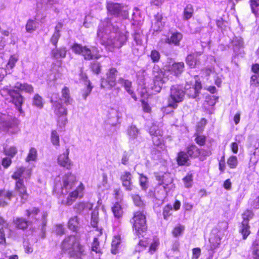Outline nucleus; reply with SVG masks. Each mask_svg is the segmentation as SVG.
Segmentation results:
<instances>
[{"label":"nucleus","instance_id":"nucleus-1","mask_svg":"<svg viewBox=\"0 0 259 259\" xmlns=\"http://www.w3.org/2000/svg\"><path fill=\"white\" fill-rule=\"evenodd\" d=\"M113 19L107 18L100 23L97 31V36L100 43L111 48H121L127 40L128 32H121L119 26L114 25Z\"/></svg>","mask_w":259,"mask_h":259},{"label":"nucleus","instance_id":"nucleus-2","mask_svg":"<svg viewBox=\"0 0 259 259\" xmlns=\"http://www.w3.org/2000/svg\"><path fill=\"white\" fill-rule=\"evenodd\" d=\"M26 168L24 166L17 167L11 176V178L15 180L14 191L9 189H0V198L4 197L6 200L11 201L15 197L19 199L21 204H25L28 201L30 194L27 190L22 177Z\"/></svg>","mask_w":259,"mask_h":259},{"label":"nucleus","instance_id":"nucleus-3","mask_svg":"<svg viewBox=\"0 0 259 259\" xmlns=\"http://www.w3.org/2000/svg\"><path fill=\"white\" fill-rule=\"evenodd\" d=\"M202 149L199 148L194 143H189L184 150H179L176 156L175 161L179 166H189L191 159L199 158Z\"/></svg>","mask_w":259,"mask_h":259},{"label":"nucleus","instance_id":"nucleus-4","mask_svg":"<svg viewBox=\"0 0 259 259\" xmlns=\"http://www.w3.org/2000/svg\"><path fill=\"white\" fill-rule=\"evenodd\" d=\"M60 247L61 254L67 253L70 257L81 256L84 253L83 246L75 235L66 236L62 241Z\"/></svg>","mask_w":259,"mask_h":259},{"label":"nucleus","instance_id":"nucleus-5","mask_svg":"<svg viewBox=\"0 0 259 259\" xmlns=\"http://www.w3.org/2000/svg\"><path fill=\"white\" fill-rule=\"evenodd\" d=\"M146 214L144 210L136 211L130 220L133 231L138 237L143 236L148 230Z\"/></svg>","mask_w":259,"mask_h":259},{"label":"nucleus","instance_id":"nucleus-6","mask_svg":"<svg viewBox=\"0 0 259 259\" xmlns=\"http://www.w3.org/2000/svg\"><path fill=\"white\" fill-rule=\"evenodd\" d=\"M108 13L117 18L126 19L128 17V8L127 6L114 3L108 2L106 4Z\"/></svg>","mask_w":259,"mask_h":259},{"label":"nucleus","instance_id":"nucleus-7","mask_svg":"<svg viewBox=\"0 0 259 259\" xmlns=\"http://www.w3.org/2000/svg\"><path fill=\"white\" fill-rule=\"evenodd\" d=\"M118 71L114 67L110 68L106 73V78H102L101 87L104 89H110L116 84V79Z\"/></svg>","mask_w":259,"mask_h":259},{"label":"nucleus","instance_id":"nucleus-8","mask_svg":"<svg viewBox=\"0 0 259 259\" xmlns=\"http://www.w3.org/2000/svg\"><path fill=\"white\" fill-rule=\"evenodd\" d=\"M71 48L73 53L82 56L85 60H90L94 58L92 50L86 46H83L81 44L74 43Z\"/></svg>","mask_w":259,"mask_h":259},{"label":"nucleus","instance_id":"nucleus-9","mask_svg":"<svg viewBox=\"0 0 259 259\" xmlns=\"http://www.w3.org/2000/svg\"><path fill=\"white\" fill-rule=\"evenodd\" d=\"M33 91V88L31 85L27 83H21L18 82L15 84L13 90L8 91V94L11 97H15V95H19V97H23L21 95L22 92L30 94Z\"/></svg>","mask_w":259,"mask_h":259},{"label":"nucleus","instance_id":"nucleus-10","mask_svg":"<svg viewBox=\"0 0 259 259\" xmlns=\"http://www.w3.org/2000/svg\"><path fill=\"white\" fill-rule=\"evenodd\" d=\"M219 231V230L218 229H213L211 232L210 237L209 238L208 251H211L213 253L217 248L219 247L221 244L222 238L218 234Z\"/></svg>","mask_w":259,"mask_h":259},{"label":"nucleus","instance_id":"nucleus-11","mask_svg":"<svg viewBox=\"0 0 259 259\" xmlns=\"http://www.w3.org/2000/svg\"><path fill=\"white\" fill-rule=\"evenodd\" d=\"M120 180L122 186L126 191H131L133 190L132 175L128 171H124L120 176Z\"/></svg>","mask_w":259,"mask_h":259},{"label":"nucleus","instance_id":"nucleus-12","mask_svg":"<svg viewBox=\"0 0 259 259\" xmlns=\"http://www.w3.org/2000/svg\"><path fill=\"white\" fill-rule=\"evenodd\" d=\"M84 189V187L83 184L80 183L75 190L70 193L67 198L65 204L70 205L75 201L79 196L82 197Z\"/></svg>","mask_w":259,"mask_h":259},{"label":"nucleus","instance_id":"nucleus-13","mask_svg":"<svg viewBox=\"0 0 259 259\" xmlns=\"http://www.w3.org/2000/svg\"><path fill=\"white\" fill-rule=\"evenodd\" d=\"M15 228L17 230L25 231L32 224V221H30L23 217H17L12 221Z\"/></svg>","mask_w":259,"mask_h":259},{"label":"nucleus","instance_id":"nucleus-14","mask_svg":"<svg viewBox=\"0 0 259 259\" xmlns=\"http://www.w3.org/2000/svg\"><path fill=\"white\" fill-rule=\"evenodd\" d=\"M185 69V64L183 62H175L171 65H169L167 67V70L170 73L178 77L182 74Z\"/></svg>","mask_w":259,"mask_h":259},{"label":"nucleus","instance_id":"nucleus-15","mask_svg":"<svg viewBox=\"0 0 259 259\" xmlns=\"http://www.w3.org/2000/svg\"><path fill=\"white\" fill-rule=\"evenodd\" d=\"M69 149L67 148L66 151L63 154H60L58 158L59 164L67 169H70L72 165L71 162L69 159Z\"/></svg>","mask_w":259,"mask_h":259},{"label":"nucleus","instance_id":"nucleus-16","mask_svg":"<svg viewBox=\"0 0 259 259\" xmlns=\"http://www.w3.org/2000/svg\"><path fill=\"white\" fill-rule=\"evenodd\" d=\"M201 89V82L199 80H196L194 87L185 90V95H187L188 97H197L200 95Z\"/></svg>","mask_w":259,"mask_h":259},{"label":"nucleus","instance_id":"nucleus-17","mask_svg":"<svg viewBox=\"0 0 259 259\" xmlns=\"http://www.w3.org/2000/svg\"><path fill=\"white\" fill-rule=\"evenodd\" d=\"M153 74L154 76V82L155 84L160 86L165 82L163 72L160 70L158 67H154Z\"/></svg>","mask_w":259,"mask_h":259},{"label":"nucleus","instance_id":"nucleus-18","mask_svg":"<svg viewBox=\"0 0 259 259\" xmlns=\"http://www.w3.org/2000/svg\"><path fill=\"white\" fill-rule=\"evenodd\" d=\"M75 182V176L71 172H68L64 176L63 187L65 189H71L74 185Z\"/></svg>","mask_w":259,"mask_h":259},{"label":"nucleus","instance_id":"nucleus-19","mask_svg":"<svg viewBox=\"0 0 259 259\" xmlns=\"http://www.w3.org/2000/svg\"><path fill=\"white\" fill-rule=\"evenodd\" d=\"M56 114L58 115L57 122L60 126L64 125L67 121V111L66 109L60 106L56 110Z\"/></svg>","mask_w":259,"mask_h":259},{"label":"nucleus","instance_id":"nucleus-20","mask_svg":"<svg viewBox=\"0 0 259 259\" xmlns=\"http://www.w3.org/2000/svg\"><path fill=\"white\" fill-rule=\"evenodd\" d=\"M40 212V208L38 207H33L31 208L25 209V216L29 219H31V221L36 222L38 221L36 215Z\"/></svg>","mask_w":259,"mask_h":259},{"label":"nucleus","instance_id":"nucleus-21","mask_svg":"<svg viewBox=\"0 0 259 259\" xmlns=\"http://www.w3.org/2000/svg\"><path fill=\"white\" fill-rule=\"evenodd\" d=\"M134 33L133 34V37L134 40L137 46H141L143 42V38L144 37L143 34V30L141 28L138 26L134 27Z\"/></svg>","mask_w":259,"mask_h":259},{"label":"nucleus","instance_id":"nucleus-22","mask_svg":"<svg viewBox=\"0 0 259 259\" xmlns=\"http://www.w3.org/2000/svg\"><path fill=\"white\" fill-rule=\"evenodd\" d=\"M117 82L124 88L129 95H133L134 91L132 88V82L131 80L123 77H119L117 80Z\"/></svg>","mask_w":259,"mask_h":259},{"label":"nucleus","instance_id":"nucleus-23","mask_svg":"<svg viewBox=\"0 0 259 259\" xmlns=\"http://www.w3.org/2000/svg\"><path fill=\"white\" fill-rule=\"evenodd\" d=\"M80 226L79 218L76 215L71 217L67 223L68 228L73 232H77Z\"/></svg>","mask_w":259,"mask_h":259},{"label":"nucleus","instance_id":"nucleus-24","mask_svg":"<svg viewBox=\"0 0 259 259\" xmlns=\"http://www.w3.org/2000/svg\"><path fill=\"white\" fill-rule=\"evenodd\" d=\"M238 232L241 234L242 239L246 240L251 234L249 224L241 223L239 226Z\"/></svg>","mask_w":259,"mask_h":259},{"label":"nucleus","instance_id":"nucleus-25","mask_svg":"<svg viewBox=\"0 0 259 259\" xmlns=\"http://www.w3.org/2000/svg\"><path fill=\"white\" fill-rule=\"evenodd\" d=\"M121 240V236L120 235H116L113 237L111 247V252L112 254H116L118 252Z\"/></svg>","mask_w":259,"mask_h":259},{"label":"nucleus","instance_id":"nucleus-26","mask_svg":"<svg viewBox=\"0 0 259 259\" xmlns=\"http://www.w3.org/2000/svg\"><path fill=\"white\" fill-rule=\"evenodd\" d=\"M95 231L97 232V237H95L94 238L92 244V249L96 253H101V250L100 248V243L98 237L102 235V231L101 229L99 228H96Z\"/></svg>","mask_w":259,"mask_h":259},{"label":"nucleus","instance_id":"nucleus-27","mask_svg":"<svg viewBox=\"0 0 259 259\" xmlns=\"http://www.w3.org/2000/svg\"><path fill=\"white\" fill-rule=\"evenodd\" d=\"M185 95V90L179 85H172L170 88V97H183Z\"/></svg>","mask_w":259,"mask_h":259},{"label":"nucleus","instance_id":"nucleus-28","mask_svg":"<svg viewBox=\"0 0 259 259\" xmlns=\"http://www.w3.org/2000/svg\"><path fill=\"white\" fill-rule=\"evenodd\" d=\"M200 53H196L192 54H189L187 56L186 61L187 64L191 68H194L196 65L199 63L197 59L198 55H201Z\"/></svg>","mask_w":259,"mask_h":259},{"label":"nucleus","instance_id":"nucleus-29","mask_svg":"<svg viewBox=\"0 0 259 259\" xmlns=\"http://www.w3.org/2000/svg\"><path fill=\"white\" fill-rule=\"evenodd\" d=\"M112 212L115 218L119 219L122 218L123 211L121 204L118 202H116L111 207Z\"/></svg>","mask_w":259,"mask_h":259},{"label":"nucleus","instance_id":"nucleus-30","mask_svg":"<svg viewBox=\"0 0 259 259\" xmlns=\"http://www.w3.org/2000/svg\"><path fill=\"white\" fill-rule=\"evenodd\" d=\"M67 50L65 47L53 49L51 52L52 56L55 59L64 58L66 55Z\"/></svg>","mask_w":259,"mask_h":259},{"label":"nucleus","instance_id":"nucleus-31","mask_svg":"<svg viewBox=\"0 0 259 259\" xmlns=\"http://www.w3.org/2000/svg\"><path fill=\"white\" fill-rule=\"evenodd\" d=\"M183 35L181 33L176 32L172 34L170 37L166 38L165 42L168 44H174L176 46H179L180 41L182 39Z\"/></svg>","mask_w":259,"mask_h":259},{"label":"nucleus","instance_id":"nucleus-32","mask_svg":"<svg viewBox=\"0 0 259 259\" xmlns=\"http://www.w3.org/2000/svg\"><path fill=\"white\" fill-rule=\"evenodd\" d=\"M131 196L134 205L136 207L142 209V210L145 208L146 204L139 194H133Z\"/></svg>","mask_w":259,"mask_h":259},{"label":"nucleus","instance_id":"nucleus-33","mask_svg":"<svg viewBox=\"0 0 259 259\" xmlns=\"http://www.w3.org/2000/svg\"><path fill=\"white\" fill-rule=\"evenodd\" d=\"M185 229V226L179 223L174 227L171 230V233L174 237L178 238L183 234Z\"/></svg>","mask_w":259,"mask_h":259},{"label":"nucleus","instance_id":"nucleus-34","mask_svg":"<svg viewBox=\"0 0 259 259\" xmlns=\"http://www.w3.org/2000/svg\"><path fill=\"white\" fill-rule=\"evenodd\" d=\"M16 126V123L13 120L0 121V129L3 131L8 132Z\"/></svg>","mask_w":259,"mask_h":259},{"label":"nucleus","instance_id":"nucleus-35","mask_svg":"<svg viewBox=\"0 0 259 259\" xmlns=\"http://www.w3.org/2000/svg\"><path fill=\"white\" fill-rule=\"evenodd\" d=\"M139 185L142 190L146 191L149 187V181L148 177L143 174H139Z\"/></svg>","mask_w":259,"mask_h":259},{"label":"nucleus","instance_id":"nucleus-36","mask_svg":"<svg viewBox=\"0 0 259 259\" xmlns=\"http://www.w3.org/2000/svg\"><path fill=\"white\" fill-rule=\"evenodd\" d=\"M242 221L241 223L249 224V221L254 217V213L251 209H246L241 214Z\"/></svg>","mask_w":259,"mask_h":259},{"label":"nucleus","instance_id":"nucleus-37","mask_svg":"<svg viewBox=\"0 0 259 259\" xmlns=\"http://www.w3.org/2000/svg\"><path fill=\"white\" fill-rule=\"evenodd\" d=\"M172 206L170 204H167L162 208V215L164 220L167 221L172 215Z\"/></svg>","mask_w":259,"mask_h":259},{"label":"nucleus","instance_id":"nucleus-38","mask_svg":"<svg viewBox=\"0 0 259 259\" xmlns=\"http://www.w3.org/2000/svg\"><path fill=\"white\" fill-rule=\"evenodd\" d=\"M195 143L200 146H204L206 144L207 137L204 135L196 133L194 134Z\"/></svg>","mask_w":259,"mask_h":259},{"label":"nucleus","instance_id":"nucleus-39","mask_svg":"<svg viewBox=\"0 0 259 259\" xmlns=\"http://www.w3.org/2000/svg\"><path fill=\"white\" fill-rule=\"evenodd\" d=\"M154 18L156 22L153 25V30L158 31L160 30L163 26V23L162 22V16L160 14L157 13L154 16Z\"/></svg>","mask_w":259,"mask_h":259},{"label":"nucleus","instance_id":"nucleus-40","mask_svg":"<svg viewBox=\"0 0 259 259\" xmlns=\"http://www.w3.org/2000/svg\"><path fill=\"white\" fill-rule=\"evenodd\" d=\"M37 150L34 148L31 147L29 150L28 154L25 158L26 162L34 161L37 159Z\"/></svg>","mask_w":259,"mask_h":259},{"label":"nucleus","instance_id":"nucleus-41","mask_svg":"<svg viewBox=\"0 0 259 259\" xmlns=\"http://www.w3.org/2000/svg\"><path fill=\"white\" fill-rule=\"evenodd\" d=\"M159 245H160V242H159V240L158 239H153V240L150 243V244L149 246L148 253H149L151 255L155 253L156 252V251L157 250Z\"/></svg>","mask_w":259,"mask_h":259},{"label":"nucleus","instance_id":"nucleus-42","mask_svg":"<svg viewBox=\"0 0 259 259\" xmlns=\"http://www.w3.org/2000/svg\"><path fill=\"white\" fill-rule=\"evenodd\" d=\"M182 101L183 98H168L167 105L163 108L165 109L166 107H169L175 109L177 108L178 104Z\"/></svg>","mask_w":259,"mask_h":259},{"label":"nucleus","instance_id":"nucleus-43","mask_svg":"<svg viewBox=\"0 0 259 259\" xmlns=\"http://www.w3.org/2000/svg\"><path fill=\"white\" fill-rule=\"evenodd\" d=\"M17 149L14 146L10 147L6 146L4 148L5 154L11 157H13L17 153Z\"/></svg>","mask_w":259,"mask_h":259},{"label":"nucleus","instance_id":"nucleus-44","mask_svg":"<svg viewBox=\"0 0 259 259\" xmlns=\"http://www.w3.org/2000/svg\"><path fill=\"white\" fill-rule=\"evenodd\" d=\"M227 163L230 168H236L238 164L237 157L235 155H231L229 156L227 159Z\"/></svg>","mask_w":259,"mask_h":259},{"label":"nucleus","instance_id":"nucleus-45","mask_svg":"<svg viewBox=\"0 0 259 259\" xmlns=\"http://www.w3.org/2000/svg\"><path fill=\"white\" fill-rule=\"evenodd\" d=\"M250 5L252 12L259 17V0H250Z\"/></svg>","mask_w":259,"mask_h":259},{"label":"nucleus","instance_id":"nucleus-46","mask_svg":"<svg viewBox=\"0 0 259 259\" xmlns=\"http://www.w3.org/2000/svg\"><path fill=\"white\" fill-rule=\"evenodd\" d=\"M193 11V8L192 5L189 4L187 5L184 10V19L187 20L191 18Z\"/></svg>","mask_w":259,"mask_h":259},{"label":"nucleus","instance_id":"nucleus-47","mask_svg":"<svg viewBox=\"0 0 259 259\" xmlns=\"http://www.w3.org/2000/svg\"><path fill=\"white\" fill-rule=\"evenodd\" d=\"M99 221V212L98 210H94L91 213V225L94 228H97Z\"/></svg>","mask_w":259,"mask_h":259},{"label":"nucleus","instance_id":"nucleus-48","mask_svg":"<svg viewBox=\"0 0 259 259\" xmlns=\"http://www.w3.org/2000/svg\"><path fill=\"white\" fill-rule=\"evenodd\" d=\"M51 141L52 143L55 146H59L60 138L56 130H53L51 135Z\"/></svg>","mask_w":259,"mask_h":259},{"label":"nucleus","instance_id":"nucleus-49","mask_svg":"<svg viewBox=\"0 0 259 259\" xmlns=\"http://www.w3.org/2000/svg\"><path fill=\"white\" fill-rule=\"evenodd\" d=\"M47 214L45 213L43 214L42 217V221L40 224V230L41 232V237L44 238L45 237L46 231V225L47 223Z\"/></svg>","mask_w":259,"mask_h":259},{"label":"nucleus","instance_id":"nucleus-50","mask_svg":"<svg viewBox=\"0 0 259 259\" xmlns=\"http://www.w3.org/2000/svg\"><path fill=\"white\" fill-rule=\"evenodd\" d=\"M148 245L149 242L147 238L140 239L139 241L137 246V248H138V249H137L136 251L140 252L141 250L146 249Z\"/></svg>","mask_w":259,"mask_h":259},{"label":"nucleus","instance_id":"nucleus-51","mask_svg":"<svg viewBox=\"0 0 259 259\" xmlns=\"http://www.w3.org/2000/svg\"><path fill=\"white\" fill-rule=\"evenodd\" d=\"M183 181L186 188H190L192 186V182H193V175L189 173L187 174L186 176L183 178Z\"/></svg>","mask_w":259,"mask_h":259},{"label":"nucleus","instance_id":"nucleus-52","mask_svg":"<svg viewBox=\"0 0 259 259\" xmlns=\"http://www.w3.org/2000/svg\"><path fill=\"white\" fill-rule=\"evenodd\" d=\"M36 28V22L31 20H29L28 21L26 25V29L27 32L31 33L34 31Z\"/></svg>","mask_w":259,"mask_h":259},{"label":"nucleus","instance_id":"nucleus-53","mask_svg":"<svg viewBox=\"0 0 259 259\" xmlns=\"http://www.w3.org/2000/svg\"><path fill=\"white\" fill-rule=\"evenodd\" d=\"M152 140L154 145L159 146L161 145L163 142L162 134L160 133L156 136L152 137Z\"/></svg>","mask_w":259,"mask_h":259},{"label":"nucleus","instance_id":"nucleus-54","mask_svg":"<svg viewBox=\"0 0 259 259\" xmlns=\"http://www.w3.org/2000/svg\"><path fill=\"white\" fill-rule=\"evenodd\" d=\"M91 69L93 72L98 74L101 72V65L99 62L94 61L91 64Z\"/></svg>","mask_w":259,"mask_h":259},{"label":"nucleus","instance_id":"nucleus-55","mask_svg":"<svg viewBox=\"0 0 259 259\" xmlns=\"http://www.w3.org/2000/svg\"><path fill=\"white\" fill-rule=\"evenodd\" d=\"M206 123L207 120L205 118H202L196 126V131L199 132H202Z\"/></svg>","mask_w":259,"mask_h":259},{"label":"nucleus","instance_id":"nucleus-56","mask_svg":"<svg viewBox=\"0 0 259 259\" xmlns=\"http://www.w3.org/2000/svg\"><path fill=\"white\" fill-rule=\"evenodd\" d=\"M250 85L256 87L259 85V73L254 74L250 77Z\"/></svg>","mask_w":259,"mask_h":259},{"label":"nucleus","instance_id":"nucleus-57","mask_svg":"<svg viewBox=\"0 0 259 259\" xmlns=\"http://www.w3.org/2000/svg\"><path fill=\"white\" fill-rule=\"evenodd\" d=\"M12 102L13 103L16 108H18L20 112H22L21 106L23 103V98H12Z\"/></svg>","mask_w":259,"mask_h":259},{"label":"nucleus","instance_id":"nucleus-58","mask_svg":"<svg viewBox=\"0 0 259 259\" xmlns=\"http://www.w3.org/2000/svg\"><path fill=\"white\" fill-rule=\"evenodd\" d=\"M150 57L153 62H157L160 59V55L158 51L154 50L151 51Z\"/></svg>","mask_w":259,"mask_h":259},{"label":"nucleus","instance_id":"nucleus-59","mask_svg":"<svg viewBox=\"0 0 259 259\" xmlns=\"http://www.w3.org/2000/svg\"><path fill=\"white\" fill-rule=\"evenodd\" d=\"M232 44L233 46L241 48L243 45V40L241 37H235L233 40Z\"/></svg>","mask_w":259,"mask_h":259},{"label":"nucleus","instance_id":"nucleus-60","mask_svg":"<svg viewBox=\"0 0 259 259\" xmlns=\"http://www.w3.org/2000/svg\"><path fill=\"white\" fill-rule=\"evenodd\" d=\"M60 36H61L60 33L54 32L50 39L51 42L55 47H57V44L58 41L59 39L60 38Z\"/></svg>","mask_w":259,"mask_h":259},{"label":"nucleus","instance_id":"nucleus-61","mask_svg":"<svg viewBox=\"0 0 259 259\" xmlns=\"http://www.w3.org/2000/svg\"><path fill=\"white\" fill-rule=\"evenodd\" d=\"M85 85L86 86V90L82 93V96L84 97H87L90 94L92 87L91 85V83L89 80H85L84 82Z\"/></svg>","mask_w":259,"mask_h":259},{"label":"nucleus","instance_id":"nucleus-62","mask_svg":"<svg viewBox=\"0 0 259 259\" xmlns=\"http://www.w3.org/2000/svg\"><path fill=\"white\" fill-rule=\"evenodd\" d=\"M12 161L11 158L8 157H4L2 160V165L5 168H8L12 164Z\"/></svg>","mask_w":259,"mask_h":259},{"label":"nucleus","instance_id":"nucleus-63","mask_svg":"<svg viewBox=\"0 0 259 259\" xmlns=\"http://www.w3.org/2000/svg\"><path fill=\"white\" fill-rule=\"evenodd\" d=\"M85 204L83 202H79L75 206L74 209L76 213H80L85 208Z\"/></svg>","mask_w":259,"mask_h":259},{"label":"nucleus","instance_id":"nucleus-64","mask_svg":"<svg viewBox=\"0 0 259 259\" xmlns=\"http://www.w3.org/2000/svg\"><path fill=\"white\" fill-rule=\"evenodd\" d=\"M201 254V249L196 247L192 249V259H198Z\"/></svg>","mask_w":259,"mask_h":259}]
</instances>
